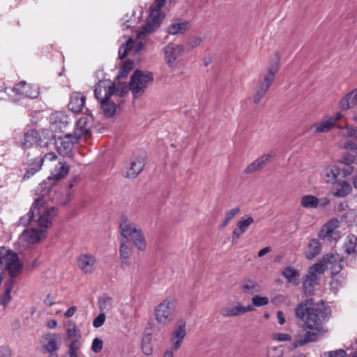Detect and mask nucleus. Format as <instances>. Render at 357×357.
<instances>
[{
    "label": "nucleus",
    "mask_w": 357,
    "mask_h": 357,
    "mask_svg": "<svg viewBox=\"0 0 357 357\" xmlns=\"http://www.w3.org/2000/svg\"><path fill=\"white\" fill-rule=\"evenodd\" d=\"M295 312L297 317L305 321V328L296 335L292 349L315 341L324 332V324L328 317L324 303H314L312 299H307L299 303Z\"/></svg>",
    "instance_id": "1"
},
{
    "label": "nucleus",
    "mask_w": 357,
    "mask_h": 357,
    "mask_svg": "<svg viewBox=\"0 0 357 357\" xmlns=\"http://www.w3.org/2000/svg\"><path fill=\"white\" fill-rule=\"evenodd\" d=\"M342 261L338 255H326L318 263L310 266L307 274L303 280V287L306 294H310L315 285L318 284V275L324 273L326 269H330L333 274L338 273L342 269Z\"/></svg>",
    "instance_id": "2"
},
{
    "label": "nucleus",
    "mask_w": 357,
    "mask_h": 357,
    "mask_svg": "<svg viewBox=\"0 0 357 357\" xmlns=\"http://www.w3.org/2000/svg\"><path fill=\"white\" fill-rule=\"evenodd\" d=\"M164 15L162 13L157 11H151L147 17L146 22L142 30L139 31L135 41L136 48L135 52H138L142 50L144 46L146 44V34L151 33L155 31L160 25ZM126 39V44L122 45L119 50V57L123 59L128 54V52L133 47L134 41L130 37L125 36Z\"/></svg>",
    "instance_id": "3"
},
{
    "label": "nucleus",
    "mask_w": 357,
    "mask_h": 357,
    "mask_svg": "<svg viewBox=\"0 0 357 357\" xmlns=\"http://www.w3.org/2000/svg\"><path fill=\"white\" fill-rule=\"evenodd\" d=\"M45 200L43 197H38L33 204L30 211L20 218V224L22 226L27 225L37 213V222L40 227L48 228L52 225V220L56 215V210L54 207L43 208Z\"/></svg>",
    "instance_id": "4"
},
{
    "label": "nucleus",
    "mask_w": 357,
    "mask_h": 357,
    "mask_svg": "<svg viewBox=\"0 0 357 357\" xmlns=\"http://www.w3.org/2000/svg\"><path fill=\"white\" fill-rule=\"evenodd\" d=\"M121 237L126 241H131L139 251L146 249L147 243L142 229L135 223L131 222L126 216L121 218L119 225Z\"/></svg>",
    "instance_id": "5"
},
{
    "label": "nucleus",
    "mask_w": 357,
    "mask_h": 357,
    "mask_svg": "<svg viewBox=\"0 0 357 357\" xmlns=\"http://www.w3.org/2000/svg\"><path fill=\"white\" fill-rule=\"evenodd\" d=\"M176 305V299L169 296L155 306L154 317L158 325L167 326L174 320Z\"/></svg>",
    "instance_id": "6"
},
{
    "label": "nucleus",
    "mask_w": 357,
    "mask_h": 357,
    "mask_svg": "<svg viewBox=\"0 0 357 357\" xmlns=\"http://www.w3.org/2000/svg\"><path fill=\"white\" fill-rule=\"evenodd\" d=\"M22 263L16 252L4 247L0 248V269L8 272L11 278H15L21 271Z\"/></svg>",
    "instance_id": "7"
},
{
    "label": "nucleus",
    "mask_w": 357,
    "mask_h": 357,
    "mask_svg": "<svg viewBox=\"0 0 357 357\" xmlns=\"http://www.w3.org/2000/svg\"><path fill=\"white\" fill-rule=\"evenodd\" d=\"M108 82L105 80L100 81L95 86L94 96L96 98L102 97V92L107 94L113 99L123 97L128 91V87L125 82L112 83L107 85Z\"/></svg>",
    "instance_id": "8"
},
{
    "label": "nucleus",
    "mask_w": 357,
    "mask_h": 357,
    "mask_svg": "<svg viewBox=\"0 0 357 357\" xmlns=\"http://www.w3.org/2000/svg\"><path fill=\"white\" fill-rule=\"evenodd\" d=\"M153 82V75L150 73H144L137 70L131 75L130 81V89L134 98L142 96Z\"/></svg>",
    "instance_id": "9"
},
{
    "label": "nucleus",
    "mask_w": 357,
    "mask_h": 357,
    "mask_svg": "<svg viewBox=\"0 0 357 357\" xmlns=\"http://www.w3.org/2000/svg\"><path fill=\"white\" fill-rule=\"evenodd\" d=\"M280 55L275 52L273 61L269 66L260 74L257 85L269 89L272 85L275 75L279 69Z\"/></svg>",
    "instance_id": "10"
},
{
    "label": "nucleus",
    "mask_w": 357,
    "mask_h": 357,
    "mask_svg": "<svg viewBox=\"0 0 357 357\" xmlns=\"http://www.w3.org/2000/svg\"><path fill=\"white\" fill-rule=\"evenodd\" d=\"M20 146L23 149H31L33 146L47 147L48 140L35 130H29L24 132L20 139Z\"/></svg>",
    "instance_id": "11"
},
{
    "label": "nucleus",
    "mask_w": 357,
    "mask_h": 357,
    "mask_svg": "<svg viewBox=\"0 0 357 357\" xmlns=\"http://www.w3.org/2000/svg\"><path fill=\"white\" fill-rule=\"evenodd\" d=\"M93 117L91 114H84L78 119L74 130V136L78 139L89 137L91 135Z\"/></svg>",
    "instance_id": "12"
},
{
    "label": "nucleus",
    "mask_w": 357,
    "mask_h": 357,
    "mask_svg": "<svg viewBox=\"0 0 357 357\" xmlns=\"http://www.w3.org/2000/svg\"><path fill=\"white\" fill-rule=\"evenodd\" d=\"M340 221L336 218H332L326 222L319 232V237L328 241H337L340 238Z\"/></svg>",
    "instance_id": "13"
},
{
    "label": "nucleus",
    "mask_w": 357,
    "mask_h": 357,
    "mask_svg": "<svg viewBox=\"0 0 357 357\" xmlns=\"http://www.w3.org/2000/svg\"><path fill=\"white\" fill-rule=\"evenodd\" d=\"M186 335V323L184 320H178L171 333L169 341L172 349L177 351L181 347L184 337Z\"/></svg>",
    "instance_id": "14"
},
{
    "label": "nucleus",
    "mask_w": 357,
    "mask_h": 357,
    "mask_svg": "<svg viewBox=\"0 0 357 357\" xmlns=\"http://www.w3.org/2000/svg\"><path fill=\"white\" fill-rule=\"evenodd\" d=\"M8 89L15 93V97L18 98L17 100L21 98V96L36 98L39 95L38 87L36 85L27 84L26 82H20L16 86Z\"/></svg>",
    "instance_id": "15"
},
{
    "label": "nucleus",
    "mask_w": 357,
    "mask_h": 357,
    "mask_svg": "<svg viewBox=\"0 0 357 357\" xmlns=\"http://www.w3.org/2000/svg\"><path fill=\"white\" fill-rule=\"evenodd\" d=\"M60 336L56 333H47L43 338V347L49 354L48 357H59Z\"/></svg>",
    "instance_id": "16"
},
{
    "label": "nucleus",
    "mask_w": 357,
    "mask_h": 357,
    "mask_svg": "<svg viewBox=\"0 0 357 357\" xmlns=\"http://www.w3.org/2000/svg\"><path fill=\"white\" fill-rule=\"evenodd\" d=\"M183 53L181 45L169 43L165 47V58L169 67H174Z\"/></svg>",
    "instance_id": "17"
},
{
    "label": "nucleus",
    "mask_w": 357,
    "mask_h": 357,
    "mask_svg": "<svg viewBox=\"0 0 357 357\" xmlns=\"http://www.w3.org/2000/svg\"><path fill=\"white\" fill-rule=\"evenodd\" d=\"M78 140L72 135H66L64 137L59 138L56 142L58 153L63 156L69 155L73 151L74 144L77 143Z\"/></svg>",
    "instance_id": "18"
},
{
    "label": "nucleus",
    "mask_w": 357,
    "mask_h": 357,
    "mask_svg": "<svg viewBox=\"0 0 357 357\" xmlns=\"http://www.w3.org/2000/svg\"><path fill=\"white\" fill-rule=\"evenodd\" d=\"M253 310L255 308L251 305L244 306L240 302H235L224 308L221 314L225 317H238Z\"/></svg>",
    "instance_id": "19"
},
{
    "label": "nucleus",
    "mask_w": 357,
    "mask_h": 357,
    "mask_svg": "<svg viewBox=\"0 0 357 357\" xmlns=\"http://www.w3.org/2000/svg\"><path fill=\"white\" fill-rule=\"evenodd\" d=\"M46 228L40 227V229L33 228L25 229L20 235V239L22 241L33 244L40 241L44 238L46 233Z\"/></svg>",
    "instance_id": "20"
},
{
    "label": "nucleus",
    "mask_w": 357,
    "mask_h": 357,
    "mask_svg": "<svg viewBox=\"0 0 357 357\" xmlns=\"http://www.w3.org/2000/svg\"><path fill=\"white\" fill-rule=\"evenodd\" d=\"M144 167V160L142 155L133 156L130 158L128 167H126L125 176L126 178L136 177L143 169Z\"/></svg>",
    "instance_id": "21"
},
{
    "label": "nucleus",
    "mask_w": 357,
    "mask_h": 357,
    "mask_svg": "<svg viewBox=\"0 0 357 357\" xmlns=\"http://www.w3.org/2000/svg\"><path fill=\"white\" fill-rule=\"evenodd\" d=\"M51 126L55 132H63L70 123V118L62 112L53 114L51 117Z\"/></svg>",
    "instance_id": "22"
},
{
    "label": "nucleus",
    "mask_w": 357,
    "mask_h": 357,
    "mask_svg": "<svg viewBox=\"0 0 357 357\" xmlns=\"http://www.w3.org/2000/svg\"><path fill=\"white\" fill-rule=\"evenodd\" d=\"M100 102V109L106 117H112L116 112L115 100L102 92V97L96 98Z\"/></svg>",
    "instance_id": "23"
},
{
    "label": "nucleus",
    "mask_w": 357,
    "mask_h": 357,
    "mask_svg": "<svg viewBox=\"0 0 357 357\" xmlns=\"http://www.w3.org/2000/svg\"><path fill=\"white\" fill-rule=\"evenodd\" d=\"M275 151H271L266 154L261 155V157L256 159L252 163H250L245 169V174H251L261 168H263L271 158L275 156Z\"/></svg>",
    "instance_id": "24"
},
{
    "label": "nucleus",
    "mask_w": 357,
    "mask_h": 357,
    "mask_svg": "<svg viewBox=\"0 0 357 357\" xmlns=\"http://www.w3.org/2000/svg\"><path fill=\"white\" fill-rule=\"evenodd\" d=\"M77 265L84 273H91L96 268V259L91 255H82L77 259Z\"/></svg>",
    "instance_id": "25"
},
{
    "label": "nucleus",
    "mask_w": 357,
    "mask_h": 357,
    "mask_svg": "<svg viewBox=\"0 0 357 357\" xmlns=\"http://www.w3.org/2000/svg\"><path fill=\"white\" fill-rule=\"evenodd\" d=\"M70 166L66 162L57 161L56 163L50 168L51 176L48 177L49 179L53 178L54 180H59L64 178L69 172Z\"/></svg>",
    "instance_id": "26"
},
{
    "label": "nucleus",
    "mask_w": 357,
    "mask_h": 357,
    "mask_svg": "<svg viewBox=\"0 0 357 357\" xmlns=\"http://www.w3.org/2000/svg\"><path fill=\"white\" fill-rule=\"evenodd\" d=\"M120 257L121 259V268L125 269L130 265V258L132 254V247L122 237L120 238Z\"/></svg>",
    "instance_id": "27"
},
{
    "label": "nucleus",
    "mask_w": 357,
    "mask_h": 357,
    "mask_svg": "<svg viewBox=\"0 0 357 357\" xmlns=\"http://www.w3.org/2000/svg\"><path fill=\"white\" fill-rule=\"evenodd\" d=\"M86 98L79 92H73L71 94L70 100L68 103V108L74 113L82 111L85 105Z\"/></svg>",
    "instance_id": "28"
},
{
    "label": "nucleus",
    "mask_w": 357,
    "mask_h": 357,
    "mask_svg": "<svg viewBox=\"0 0 357 357\" xmlns=\"http://www.w3.org/2000/svg\"><path fill=\"white\" fill-rule=\"evenodd\" d=\"M242 291L245 294L254 295L261 291V287L252 280H244L241 284Z\"/></svg>",
    "instance_id": "29"
},
{
    "label": "nucleus",
    "mask_w": 357,
    "mask_h": 357,
    "mask_svg": "<svg viewBox=\"0 0 357 357\" xmlns=\"http://www.w3.org/2000/svg\"><path fill=\"white\" fill-rule=\"evenodd\" d=\"M357 104V88L350 93H348L340 101V105L342 110H347Z\"/></svg>",
    "instance_id": "30"
},
{
    "label": "nucleus",
    "mask_w": 357,
    "mask_h": 357,
    "mask_svg": "<svg viewBox=\"0 0 357 357\" xmlns=\"http://www.w3.org/2000/svg\"><path fill=\"white\" fill-rule=\"evenodd\" d=\"M189 29L188 22L181 20L173 22L167 28V33L172 35L184 33Z\"/></svg>",
    "instance_id": "31"
},
{
    "label": "nucleus",
    "mask_w": 357,
    "mask_h": 357,
    "mask_svg": "<svg viewBox=\"0 0 357 357\" xmlns=\"http://www.w3.org/2000/svg\"><path fill=\"white\" fill-rule=\"evenodd\" d=\"M57 159V155L54 152H50L45 154L44 156L38 161V166L35 169L32 168L31 169V174H33L34 173L40 170L43 164H46L50 167H52V166H53V164L52 163H56V162L59 161Z\"/></svg>",
    "instance_id": "32"
},
{
    "label": "nucleus",
    "mask_w": 357,
    "mask_h": 357,
    "mask_svg": "<svg viewBox=\"0 0 357 357\" xmlns=\"http://www.w3.org/2000/svg\"><path fill=\"white\" fill-rule=\"evenodd\" d=\"M313 127L314 128V132H327L334 127L333 118L331 116H325L320 122L316 123Z\"/></svg>",
    "instance_id": "33"
},
{
    "label": "nucleus",
    "mask_w": 357,
    "mask_h": 357,
    "mask_svg": "<svg viewBox=\"0 0 357 357\" xmlns=\"http://www.w3.org/2000/svg\"><path fill=\"white\" fill-rule=\"evenodd\" d=\"M319 204V199L312 195H305L301 197L300 204L302 207L306 209H314L318 208Z\"/></svg>",
    "instance_id": "34"
},
{
    "label": "nucleus",
    "mask_w": 357,
    "mask_h": 357,
    "mask_svg": "<svg viewBox=\"0 0 357 357\" xmlns=\"http://www.w3.org/2000/svg\"><path fill=\"white\" fill-rule=\"evenodd\" d=\"M282 275L288 282L292 283L294 285H298L300 282L298 280L299 272L292 266H287L282 273Z\"/></svg>",
    "instance_id": "35"
},
{
    "label": "nucleus",
    "mask_w": 357,
    "mask_h": 357,
    "mask_svg": "<svg viewBox=\"0 0 357 357\" xmlns=\"http://www.w3.org/2000/svg\"><path fill=\"white\" fill-rule=\"evenodd\" d=\"M321 245L317 239H312L305 252V257L308 259H312L318 255L321 251Z\"/></svg>",
    "instance_id": "36"
},
{
    "label": "nucleus",
    "mask_w": 357,
    "mask_h": 357,
    "mask_svg": "<svg viewBox=\"0 0 357 357\" xmlns=\"http://www.w3.org/2000/svg\"><path fill=\"white\" fill-rule=\"evenodd\" d=\"M339 174H340V167L337 166H330L326 168L324 177L327 183H334L337 181Z\"/></svg>",
    "instance_id": "37"
},
{
    "label": "nucleus",
    "mask_w": 357,
    "mask_h": 357,
    "mask_svg": "<svg viewBox=\"0 0 357 357\" xmlns=\"http://www.w3.org/2000/svg\"><path fill=\"white\" fill-rule=\"evenodd\" d=\"M338 188L333 193L335 197H344L351 193L352 190L351 185L345 181H341L337 183Z\"/></svg>",
    "instance_id": "38"
},
{
    "label": "nucleus",
    "mask_w": 357,
    "mask_h": 357,
    "mask_svg": "<svg viewBox=\"0 0 357 357\" xmlns=\"http://www.w3.org/2000/svg\"><path fill=\"white\" fill-rule=\"evenodd\" d=\"M66 337L68 340L81 339L82 337L80 330L70 321L67 323Z\"/></svg>",
    "instance_id": "39"
},
{
    "label": "nucleus",
    "mask_w": 357,
    "mask_h": 357,
    "mask_svg": "<svg viewBox=\"0 0 357 357\" xmlns=\"http://www.w3.org/2000/svg\"><path fill=\"white\" fill-rule=\"evenodd\" d=\"M98 305L102 312H107L113 307V299L109 296L102 295L98 299Z\"/></svg>",
    "instance_id": "40"
},
{
    "label": "nucleus",
    "mask_w": 357,
    "mask_h": 357,
    "mask_svg": "<svg viewBox=\"0 0 357 357\" xmlns=\"http://www.w3.org/2000/svg\"><path fill=\"white\" fill-rule=\"evenodd\" d=\"M13 287V282L12 280H8L4 284V293L1 297L0 303L6 307L11 300L10 293Z\"/></svg>",
    "instance_id": "41"
},
{
    "label": "nucleus",
    "mask_w": 357,
    "mask_h": 357,
    "mask_svg": "<svg viewBox=\"0 0 357 357\" xmlns=\"http://www.w3.org/2000/svg\"><path fill=\"white\" fill-rule=\"evenodd\" d=\"M268 89L259 86L256 84L254 90V93L252 96V102L257 105L260 102L261 99L266 96Z\"/></svg>",
    "instance_id": "42"
},
{
    "label": "nucleus",
    "mask_w": 357,
    "mask_h": 357,
    "mask_svg": "<svg viewBox=\"0 0 357 357\" xmlns=\"http://www.w3.org/2000/svg\"><path fill=\"white\" fill-rule=\"evenodd\" d=\"M254 222V219L251 216L245 215L241 217L236 223V227L243 233H245L250 226Z\"/></svg>",
    "instance_id": "43"
},
{
    "label": "nucleus",
    "mask_w": 357,
    "mask_h": 357,
    "mask_svg": "<svg viewBox=\"0 0 357 357\" xmlns=\"http://www.w3.org/2000/svg\"><path fill=\"white\" fill-rule=\"evenodd\" d=\"M133 68V62L130 60H127L124 62H123L122 65L121 66L119 75H117L118 78H123L126 77L128 73L130 72V70Z\"/></svg>",
    "instance_id": "44"
},
{
    "label": "nucleus",
    "mask_w": 357,
    "mask_h": 357,
    "mask_svg": "<svg viewBox=\"0 0 357 357\" xmlns=\"http://www.w3.org/2000/svg\"><path fill=\"white\" fill-rule=\"evenodd\" d=\"M240 208L238 207H235L225 213V216L221 224V227H225L230 221L234 218V217L239 212Z\"/></svg>",
    "instance_id": "45"
},
{
    "label": "nucleus",
    "mask_w": 357,
    "mask_h": 357,
    "mask_svg": "<svg viewBox=\"0 0 357 357\" xmlns=\"http://www.w3.org/2000/svg\"><path fill=\"white\" fill-rule=\"evenodd\" d=\"M269 299L266 296H261L255 295L252 298V306L254 307H263L268 305Z\"/></svg>",
    "instance_id": "46"
},
{
    "label": "nucleus",
    "mask_w": 357,
    "mask_h": 357,
    "mask_svg": "<svg viewBox=\"0 0 357 357\" xmlns=\"http://www.w3.org/2000/svg\"><path fill=\"white\" fill-rule=\"evenodd\" d=\"M356 245V238L354 236H348L345 243V252L347 254L355 252Z\"/></svg>",
    "instance_id": "47"
},
{
    "label": "nucleus",
    "mask_w": 357,
    "mask_h": 357,
    "mask_svg": "<svg viewBox=\"0 0 357 357\" xmlns=\"http://www.w3.org/2000/svg\"><path fill=\"white\" fill-rule=\"evenodd\" d=\"M151 341V339L150 337H145L142 339V352L146 356L151 355L153 351Z\"/></svg>",
    "instance_id": "48"
},
{
    "label": "nucleus",
    "mask_w": 357,
    "mask_h": 357,
    "mask_svg": "<svg viewBox=\"0 0 357 357\" xmlns=\"http://www.w3.org/2000/svg\"><path fill=\"white\" fill-rule=\"evenodd\" d=\"M283 349L280 347H271L267 351V357H282Z\"/></svg>",
    "instance_id": "49"
},
{
    "label": "nucleus",
    "mask_w": 357,
    "mask_h": 357,
    "mask_svg": "<svg viewBox=\"0 0 357 357\" xmlns=\"http://www.w3.org/2000/svg\"><path fill=\"white\" fill-rule=\"evenodd\" d=\"M8 89L10 87H6L3 90H0V99L6 100L10 99L13 101L17 100L18 98L15 97V93L10 91Z\"/></svg>",
    "instance_id": "50"
},
{
    "label": "nucleus",
    "mask_w": 357,
    "mask_h": 357,
    "mask_svg": "<svg viewBox=\"0 0 357 357\" xmlns=\"http://www.w3.org/2000/svg\"><path fill=\"white\" fill-rule=\"evenodd\" d=\"M342 130H345L346 132L342 133V136L348 137H357V127H349L346 125L344 127H339Z\"/></svg>",
    "instance_id": "51"
},
{
    "label": "nucleus",
    "mask_w": 357,
    "mask_h": 357,
    "mask_svg": "<svg viewBox=\"0 0 357 357\" xmlns=\"http://www.w3.org/2000/svg\"><path fill=\"white\" fill-rule=\"evenodd\" d=\"M346 356V351L342 349L335 351H327L325 352L324 354V357H345Z\"/></svg>",
    "instance_id": "52"
},
{
    "label": "nucleus",
    "mask_w": 357,
    "mask_h": 357,
    "mask_svg": "<svg viewBox=\"0 0 357 357\" xmlns=\"http://www.w3.org/2000/svg\"><path fill=\"white\" fill-rule=\"evenodd\" d=\"M70 341V344L68 347V351L73 354H77V351L80 349L82 345L80 339H75Z\"/></svg>",
    "instance_id": "53"
},
{
    "label": "nucleus",
    "mask_w": 357,
    "mask_h": 357,
    "mask_svg": "<svg viewBox=\"0 0 357 357\" xmlns=\"http://www.w3.org/2000/svg\"><path fill=\"white\" fill-rule=\"evenodd\" d=\"M105 321V314L104 312L100 313L93 321V326L94 328H100L102 326Z\"/></svg>",
    "instance_id": "54"
},
{
    "label": "nucleus",
    "mask_w": 357,
    "mask_h": 357,
    "mask_svg": "<svg viewBox=\"0 0 357 357\" xmlns=\"http://www.w3.org/2000/svg\"><path fill=\"white\" fill-rule=\"evenodd\" d=\"M166 0H155L154 3L150 7V12L157 11L161 13L160 10L164 6Z\"/></svg>",
    "instance_id": "55"
},
{
    "label": "nucleus",
    "mask_w": 357,
    "mask_h": 357,
    "mask_svg": "<svg viewBox=\"0 0 357 357\" xmlns=\"http://www.w3.org/2000/svg\"><path fill=\"white\" fill-rule=\"evenodd\" d=\"M103 342L100 339L95 338L93 340L91 349L95 353H99L102 349Z\"/></svg>",
    "instance_id": "56"
},
{
    "label": "nucleus",
    "mask_w": 357,
    "mask_h": 357,
    "mask_svg": "<svg viewBox=\"0 0 357 357\" xmlns=\"http://www.w3.org/2000/svg\"><path fill=\"white\" fill-rule=\"evenodd\" d=\"M132 15H126L123 18V22L121 25L123 29H128V28H130L132 26V24L134 23L135 21V20L132 19Z\"/></svg>",
    "instance_id": "57"
},
{
    "label": "nucleus",
    "mask_w": 357,
    "mask_h": 357,
    "mask_svg": "<svg viewBox=\"0 0 357 357\" xmlns=\"http://www.w3.org/2000/svg\"><path fill=\"white\" fill-rule=\"evenodd\" d=\"M273 339L279 342H287L291 340V336L286 333H276L273 335Z\"/></svg>",
    "instance_id": "58"
},
{
    "label": "nucleus",
    "mask_w": 357,
    "mask_h": 357,
    "mask_svg": "<svg viewBox=\"0 0 357 357\" xmlns=\"http://www.w3.org/2000/svg\"><path fill=\"white\" fill-rule=\"evenodd\" d=\"M354 156L347 153L341 157V158L339 160V162L346 165H350L354 162Z\"/></svg>",
    "instance_id": "59"
},
{
    "label": "nucleus",
    "mask_w": 357,
    "mask_h": 357,
    "mask_svg": "<svg viewBox=\"0 0 357 357\" xmlns=\"http://www.w3.org/2000/svg\"><path fill=\"white\" fill-rule=\"evenodd\" d=\"M244 234L243 231H241L237 227L234 229L233 231L232 235H231V241L232 243H236V240L239 238L241 235Z\"/></svg>",
    "instance_id": "60"
},
{
    "label": "nucleus",
    "mask_w": 357,
    "mask_h": 357,
    "mask_svg": "<svg viewBox=\"0 0 357 357\" xmlns=\"http://www.w3.org/2000/svg\"><path fill=\"white\" fill-rule=\"evenodd\" d=\"M354 172V167L350 165H347L345 167L340 169V174L342 173L344 176H348L351 175Z\"/></svg>",
    "instance_id": "61"
},
{
    "label": "nucleus",
    "mask_w": 357,
    "mask_h": 357,
    "mask_svg": "<svg viewBox=\"0 0 357 357\" xmlns=\"http://www.w3.org/2000/svg\"><path fill=\"white\" fill-rule=\"evenodd\" d=\"M343 147L346 149L355 151L357 149V144L351 141H347L344 142Z\"/></svg>",
    "instance_id": "62"
},
{
    "label": "nucleus",
    "mask_w": 357,
    "mask_h": 357,
    "mask_svg": "<svg viewBox=\"0 0 357 357\" xmlns=\"http://www.w3.org/2000/svg\"><path fill=\"white\" fill-rule=\"evenodd\" d=\"M331 203L330 199L326 197H322L319 199V204H318V207H320L321 208H326L329 204Z\"/></svg>",
    "instance_id": "63"
},
{
    "label": "nucleus",
    "mask_w": 357,
    "mask_h": 357,
    "mask_svg": "<svg viewBox=\"0 0 357 357\" xmlns=\"http://www.w3.org/2000/svg\"><path fill=\"white\" fill-rule=\"evenodd\" d=\"M44 303L47 306H52L55 303L54 297L52 296L50 294H48L44 300Z\"/></svg>",
    "instance_id": "64"
}]
</instances>
